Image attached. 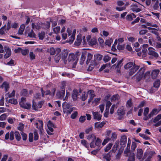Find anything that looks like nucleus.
<instances>
[{
	"label": "nucleus",
	"instance_id": "nucleus-1",
	"mask_svg": "<svg viewBox=\"0 0 161 161\" xmlns=\"http://www.w3.org/2000/svg\"><path fill=\"white\" fill-rule=\"evenodd\" d=\"M145 69L144 67L141 68L139 72L136 74V78L138 81H140L142 78L146 79L149 77L150 75V72L149 71L146 72L145 74Z\"/></svg>",
	"mask_w": 161,
	"mask_h": 161
},
{
	"label": "nucleus",
	"instance_id": "nucleus-2",
	"mask_svg": "<svg viewBox=\"0 0 161 161\" xmlns=\"http://www.w3.org/2000/svg\"><path fill=\"white\" fill-rule=\"evenodd\" d=\"M86 63L89 64L88 69L91 71L94 68L95 62L93 60V55L90 53H88L86 57Z\"/></svg>",
	"mask_w": 161,
	"mask_h": 161
},
{
	"label": "nucleus",
	"instance_id": "nucleus-3",
	"mask_svg": "<svg viewBox=\"0 0 161 161\" xmlns=\"http://www.w3.org/2000/svg\"><path fill=\"white\" fill-rule=\"evenodd\" d=\"M69 103L64 102L63 104V112L67 114H70L74 110V108L71 107Z\"/></svg>",
	"mask_w": 161,
	"mask_h": 161
},
{
	"label": "nucleus",
	"instance_id": "nucleus-4",
	"mask_svg": "<svg viewBox=\"0 0 161 161\" xmlns=\"http://www.w3.org/2000/svg\"><path fill=\"white\" fill-rule=\"evenodd\" d=\"M67 31L69 36L71 35V36L69 37V39L67 40V42H69L70 43H72L75 39L76 30L75 29H74L72 31V33H71V30L69 28H68Z\"/></svg>",
	"mask_w": 161,
	"mask_h": 161
},
{
	"label": "nucleus",
	"instance_id": "nucleus-5",
	"mask_svg": "<svg viewBox=\"0 0 161 161\" xmlns=\"http://www.w3.org/2000/svg\"><path fill=\"white\" fill-rule=\"evenodd\" d=\"M25 98L22 97L20 100L19 101V104L21 107L26 109H30L31 106V105L29 103H25Z\"/></svg>",
	"mask_w": 161,
	"mask_h": 161
},
{
	"label": "nucleus",
	"instance_id": "nucleus-6",
	"mask_svg": "<svg viewBox=\"0 0 161 161\" xmlns=\"http://www.w3.org/2000/svg\"><path fill=\"white\" fill-rule=\"evenodd\" d=\"M68 61L70 64H73L74 65H76L77 62V59L73 53L69 54Z\"/></svg>",
	"mask_w": 161,
	"mask_h": 161
},
{
	"label": "nucleus",
	"instance_id": "nucleus-7",
	"mask_svg": "<svg viewBox=\"0 0 161 161\" xmlns=\"http://www.w3.org/2000/svg\"><path fill=\"white\" fill-rule=\"evenodd\" d=\"M141 6L139 3L133 4L130 6V9L133 12H138L141 10Z\"/></svg>",
	"mask_w": 161,
	"mask_h": 161
},
{
	"label": "nucleus",
	"instance_id": "nucleus-8",
	"mask_svg": "<svg viewBox=\"0 0 161 161\" xmlns=\"http://www.w3.org/2000/svg\"><path fill=\"white\" fill-rule=\"evenodd\" d=\"M55 89H53L52 90L51 92H50L49 91H47L45 92L43 90L42 88L41 89V92L42 93V97H44L45 96V95H49L51 97H53L54 95L55 92Z\"/></svg>",
	"mask_w": 161,
	"mask_h": 161
},
{
	"label": "nucleus",
	"instance_id": "nucleus-9",
	"mask_svg": "<svg viewBox=\"0 0 161 161\" xmlns=\"http://www.w3.org/2000/svg\"><path fill=\"white\" fill-rule=\"evenodd\" d=\"M44 103L43 101H40L38 102L37 104L36 103H33L32 104L33 109L35 110H38L41 108Z\"/></svg>",
	"mask_w": 161,
	"mask_h": 161
},
{
	"label": "nucleus",
	"instance_id": "nucleus-10",
	"mask_svg": "<svg viewBox=\"0 0 161 161\" xmlns=\"http://www.w3.org/2000/svg\"><path fill=\"white\" fill-rule=\"evenodd\" d=\"M140 66L134 64L133 67L130 70L129 75H133L139 68Z\"/></svg>",
	"mask_w": 161,
	"mask_h": 161
},
{
	"label": "nucleus",
	"instance_id": "nucleus-11",
	"mask_svg": "<svg viewBox=\"0 0 161 161\" xmlns=\"http://www.w3.org/2000/svg\"><path fill=\"white\" fill-rule=\"evenodd\" d=\"M35 125L36 127L39 129L41 132H42L43 130V122L41 120H38L35 123Z\"/></svg>",
	"mask_w": 161,
	"mask_h": 161
},
{
	"label": "nucleus",
	"instance_id": "nucleus-12",
	"mask_svg": "<svg viewBox=\"0 0 161 161\" xmlns=\"http://www.w3.org/2000/svg\"><path fill=\"white\" fill-rule=\"evenodd\" d=\"M65 94V89L64 88H60L56 94L58 97L59 98H62Z\"/></svg>",
	"mask_w": 161,
	"mask_h": 161
},
{
	"label": "nucleus",
	"instance_id": "nucleus-13",
	"mask_svg": "<svg viewBox=\"0 0 161 161\" xmlns=\"http://www.w3.org/2000/svg\"><path fill=\"white\" fill-rule=\"evenodd\" d=\"M147 29L150 30V32L153 33L156 35H159L161 34V30H159L155 29L153 28L147 27Z\"/></svg>",
	"mask_w": 161,
	"mask_h": 161
},
{
	"label": "nucleus",
	"instance_id": "nucleus-14",
	"mask_svg": "<svg viewBox=\"0 0 161 161\" xmlns=\"http://www.w3.org/2000/svg\"><path fill=\"white\" fill-rule=\"evenodd\" d=\"M148 53L149 55H152L153 57L157 58L158 57V54L154 51V49L152 47H149L148 49Z\"/></svg>",
	"mask_w": 161,
	"mask_h": 161
},
{
	"label": "nucleus",
	"instance_id": "nucleus-15",
	"mask_svg": "<svg viewBox=\"0 0 161 161\" xmlns=\"http://www.w3.org/2000/svg\"><path fill=\"white\" fill-rule=\"evenodd\" d=\"M92 114L94 119L100 120L101 119L102 115L97 112H93Z\"/></svg>",
	"mask_w": 161,
	"mask_h": 161
},
{
	"label": "nucleus",
	"instance_id": "nucleus-16",
	"mask_svg": "<svg viewBox=\"0 0 161 161\" xmlns=\"http://www.w3.org/2000/svg\"><path fill=\"white\" fill-rule=\"evenodd\" d=\"M80 93L76 90H74L73 91L72 95V98L74 101H76L77 100Z\"/></svg>",
	"mask_w": 161,
	"mask_h": 161
},
{
	"label": "nucleus",
	"instance_id": "nucleus-17",
	"mask_svg": "<svg viewBox=\"0 0 161 161\" xmlns=\"http://www.w3.org/2000/svg\"><path fill=\"white\" fill-rule=\"evenodd\" d=\"M127 139V137L125 135H123L121 136L120 140V144L122 146H124L126 144Z\"/></svg>",
	"mask_w": 161,
	"mask_h": 161
},
{
	"label": "nucleus",
	"instance_id": "nucleus-18",
	"mask_svg": "<svg viewBox=\"0 0 161 161\" xmlns=\"http://www.w3.org/2000/svg\"><path fill=\"white\" fill-rule=\"evenodd\" d=\"M87 94L90 97V99L88 100V102L89 103L95 97V95L94 93V91L92 90H89L87 92Z\"/></svg>",
	"mask_w": 161,
	"mask_h": 161
},
{
	"label": "nucleus",
	"instance_id": "nucleus-19",
	"mask_svg": "<svg viewBox=\"0 0 161 161\" xmlns=\"http://www.w3.org/2000/svg\"><path fill=\"white\" fill-rule=\"evenodd\" d=\"M47 126L48 129L50 132H53V128H55V126L52 122L49 120L47 124Z\"/></svg>",
	"mask_w": 161,
	"mask_h": 161
},
{
	"label": "nucleus",
	"instance_id": "nucleus-20",
	"mask_svg": "<svg viewBox=\"0 0 161 161\" xmlns=\"http://www.w3.org/2000/svg\"><path fill=\"white\" fill-rule=\"evenodd\" d=\"M5 50L6 51V53L4 55V58L6 59L8 58L11 55V49L8 47H6L5 48Z\"/></svg>",
	"mask_w": 161,
	"mask_h": 161
},
{
	"label": "nucleus",
	"instance_id": "nucleus-21",
	"mask_svg": "<svg viewBox=\"0 0 161 161\" xmlns=\"http://www.w3.org/2000/svg\"><path fill=\"white\" fill-rule=\"evenodd\" d=\"M118 114L120 117L118 118L119 120L121 119V116L125 114V112L123 108H119L118 110Z\"/></svg>",
	"mask_w": 161,
	"mask_h": 161
},
{
	"label": "nucleus",
	"instance_id": "nucleus-22",
	"mask_svg": "<svg viewBox=\"0 0 161 161\" xmlns=\"http://www.w3.org/2000/svg\"><path fill=\"white\" fill-rule=\"evenodd\" d=\"M149 43L151 45L156 46L157 48L161 47V43L154 42L153 41L151 40V38L149 39Z\"/></svg>",
	"mask_w": 161,
	"mask_h": 161
},
{
	"label": "nucleus",
	"instance_id": "nucleus-23",
	"mask_svg": "<svg viewBox=\"0 0 161 161\" xmlns=\"http://www.w3.org/2000/svg\"><path fill=\"white\" fill-rule=\"evenodd\" d=\"M60 51L61 49L59 48H57L56 49V50H55L54 48L53 47H51L50 48L49 50L50 54L52 55H54L56 52L57 53H59L60 52Z\"/></svg>",
	"mask_w": 161,
	"mask_h": 161
},
{
	"label": "nucleus",
	"instance_id": "nucleus-24",
	"mask_svg": "<svg viewBox=\"0 0 161 161\" xmlns=\"http://www.w3.org/2000/svg\"><path fill=\"white\" fill-rule=\"evenodd\" d=\"M143 152L141 149H138L137 150L136 157L139 159H141L143 156Z\"/></svg>",
	"mask_w": 161,
	"mask_h": 161
},
{
	"label": "nucleus",
	"instance_id": "nucleus-25",
	"mask_svg": "<svg viewBox=\"0 0 161 161\" xmlns=\"http://www.w3.org/2000/svg\"><path fill=\"white\" fill-rule=\"evenodd\" d=\"M122 62V60H120L119 61H118L117 65L116 64H114L113 66V68H118V72H119V71H120V67L122 66L121 63Z\"/></svg>",
	"mask_w": 161,
	"mask_h": 161
},
{
	"label": "nucleus",
	"instance_id": "nucleus-26",
	"mask_svg": "<svg viewBox=\"0 0 161 161\" xmlns=\"http://www.w3.org/2000/svg\"><path fill=\"white\" fill-rule=\"evenodd\" d=\"M159 72V70L158 69L153 70L151 73L152 78L153 79L156 78L158 75Z\"/></svg>",
	"mask_w": 161,
	"mask_h": 161
},
{
	"label": "nucleus",
	"instance_id": "nucleus-27",
	"mask_svg": "<svg viewBox=\"0 0 161 161\" xmlns=\"http://www.w3.org/2000/svg\"><path fill=\"white\" fill-rule=\"evenodd\" d=\"M68 54V51L67 50H64L61 54V58L62 59L64 60L66 58Z\"/></svg>",
	"mask_w": 161,
	"mask_h": 161
},
{
	"label": "nucleus",
	"instance_id": "nucleus-28",
	"mask_svg": "<svg viewBox=\"0 0 161 161\" xmlns=\"http://www.w3.org/2000/svg\"><path fill=\"white\" fill-rule=\"evenodd\" d=\"M105 124V122H103L101 123L96 122L95 124V127L97 129H100L103 127Z\"/></svg>",
	"mask_w": 161,
	"mask_h": 161
},
{
	"label": "nucleus",
	"instance_id": "nucleus-29",
	"mask_svg": "<svg viewBox=\"0 0 161 161\" xmlns=\"http://www.w3.org/2000/svg\"><path fill=\"white\" fill-rule=\"evenodd\" d=\"M159 110L156 109H154L153 110L150 114H149V118H151L153 115L157 114L159 112Z\"/></svg>",
	"mask_w": 161,
	"mask_h": 161
},
{
	"label": "nucleus",
	"instance_id": "nucleus-30",
	"mask_svg": "<svg viewBox=\"0 0 161 161\" xmlns=\"http://www.w3.org/2000/svg\"><path fill=\"white\" fill-rule=\"evenodd\" d=\"M111 154L110 153L104 155L103 158L104 161H109L111 159Z\"/></svg>",
	"mask_w": 161,
	"mask_h": 161
},
{
	"label": "nucleus",
	"instance_id": "nucleus-31",
	"mask_svg": "<svg viewBox=\"0 0 161 161\" xmlns=\"http://www.w3.org/2000/svg\"><path fill=\"white\" fill-rule=\"evenodd\" d=\"M136 17V15L133 13L128 15L126 16L127 19L129 21L132 20L133 19Z\"/></svg>",
	"mask_w": 161,
	"mask_h": 161
},
{
	"label": "nucleus",
	"instance_id": "nucleus-32",
	"mask_svg": "<svg viewBox=\"0 0 161 161\" xmlns=\"http://www.w3.org/2000/svg\"><path fill=\"white\" fill-rule=\"evenodd\" d=\"M32 27L34 29L38 30L40 29L41 26L40 25V24L38 23H37L36 24L32 23Z\"/></svg>",
	"mask_w": 161,
	"mask_h": 161
},
{
	"label": "nucleus",
	"instance_id": "nucleus-33",
	"mask_svg": "<svg viewBox=\"0 0 161 161\" xmlns=\"http://www.w3.org/2000/svg\"><path fill=\"white\" fill-rule=\"evenodd\" d=\"M82 41L81 38L80 36H77L76 40L75 42V45L78 46L81 44Z\"/></svg>",
	"mask_w": 161,
	"mask_h": 161
},
{
	"label": "nucleus",
	"instance_id": "nucleus-34",
	"mask_svg": "<svg viewBox=\"0 0 161 161\" xmlns=\"http://www.w3.org/2000/svg\"><path fill=\"white\" fill-rule=\"evenodd\" d=\"M25 28V25L24 24H22L20 25L18 31V33L19 34H23Z\"/></svg>",
	"mask_w": 161,
	"mask_h": 161
},
{
	"label": "nucleus",
	"instance_id": "nucleus-35",
	"mask_svg": "<svg viewBox=\"0 0 161 161\" xmlns=\"http://www.w3.org/2000/svg\"><path fill=\"white\" fill-rule=\"evenodd\" d=\"M134 64L132 62H129L127 63L124 66V68L126 69H127L133 66Z\"/></svg>",
	"mask_w": 161,
	"mask_h": 161
},
{
	"label": "nucleus",
	"instance_id": "nucleus-36",
	"mask_svg": "<svg viewBox=\"0 0 161 161\" xmlns=\"http://www.w3.org/2000/svg\"><path fill=\"white\" fill-rule=\"evenodd\" d=\"M87 139L90 141H94L96 139V137L93 134L89 135L87 137Z\"/></svg>",
	"mask_w": 161,
	"mask_h": 161
},
{
	"label": "nucleus",
	"instance_id": "nucleus-37",
	"mask_svg": "<svg viewBox=\"0 0 161 161\" xmlns=\"http://www.w3.org/2000/svg\"><path fill=\"white\" fill-rule=\"evenodd\" d=\"M160 85V81L159 80H156L153 83V87L155 88H158Z\"/></svg>",
	"mask_w": 161,
	"mask_h": 161
},
{
	"label": "nucleus",
	"instance_id": "nucleus-38",
	"mask_svg": "<svg viewBox=\"0 0 161 161\" xmlns=\"http://www.w3.org/2000/svg\"><path fill=\"white\" fill-rule=\"evenodd\" d=\"M1 87L2 88H4L6 92H7L8 89L9 88V84L8 83L6 82H4L2 84Z\"/></svg>",
	"mask_w": 161,
	"mask_h": 161
},
{
	"label": "nucleus",
	"instance_id": "nucleus-39",
	"mask_svg": "<svg viewBox=\"0 0 161 161\" xmlns=\"http://www.w3.org/2000/svg\"><path fill=\"white\" fill-rule=\"evenodd\" d=\"M6 27V25H5L0 29V34L3 35L7 32Z\"/></svg>",
	"mask_w": 161,
	"mask_h": 161
},
{
	"label": "nucleus",
	"instance_id": "nucleus-40",
	"mask_svg": "<svg viewBox=\"0 0 161 161\" xmlns=\"http://www.w3.org/2000/svg\"><path fill=\"white\" fill-rule=\"evenodd\" d=\"M119 142H116L115 144L113 146V147L112 151L114 152V153L117 150L118 147H119Z\"/></svg>",
	"mask_w": 161,
	"mask_h": 161
},
{
	"label": "nucleus",
	"instance_id": "nucleus-41",
	"mask_svg": "<svg viewBox=\"0 0 161 161\" xmlns=\"http://www.w3.org/2000/svg\"><path fill=\"white\" fill-rule=\"evenodd\" d=\"M15 136L16 139L18 141H19L21 139V136L19 133L17 131L15 132Z\"/></svg>",
	"mask_w": 161,
	"mask_h": 161
},
{
	"label": "nucleus",
	"instance_id": "nucleus-42",
	"mask_svg": "<svg viewBox=\"0 0 161 161\" xmlns=\"http://www.w3.org/2000/svg\"><path fill=\"white\" fill-rule=\"evenodd\" d=\"M24 127V125L22 123H19L18 127V129L20 131H23Z\"/></svg>",
	"mask_w": 161,
	"mask_h": 161
},
{
	"label": "nucleus",
	"instance_id": "nucleus-43",
	"mask_svg": "<svg viewBox=\"0 0 161 161\" xmlns=\"http://www.w3.org/2000/svg\"><path fill=\"white\" fill-rule=\"evenodd\" d=\"M81 143L86 148H88L89 147L88 143L85 140H82L81 141Z\"/></svg>",
	"mask_w": 161,
	"mask_h": 161
},
{
	"label": "nucleus",
	"instance_id": "nucleus-44",
	"mask_svg": "<svg viewBox=\"0 0 161 161\" xmlns=\"http://www.w3.org/2000/svg\"><path fill=\"white\" fill-rule=\"evenodd\" d=\"M61 58L60 55L59 54V53H57V54L55 56V60L56 63H58L59 62V60Z\"/></svg>",
	"mask_w": 161,
	"mask_h": 161
},
{
	"label": "nucleus",
	"instance_id": "nucleus-45",
	"mask_svg": "<svg viewBox=\"0 0 161 161\" xmlns=\"http://www.w3.org/2000/svg\"><path fill=\"white\" fill-rule=\"evenodd\" d=\"M117 134L115 132H113L111 134V136L110 139V140L114 141V140L117 138Z\"/></svg>",
	"mask_w": 161,
	"mask_h": 161
},
{
	"label": "nucleus",
	"instance_id": "nucleus-46",
	"mask_svg": "<svg viewBox=\"0 0 161 161\" xmlns=\"http://www.w3.org/2000/svg\"><path fill=\"white\" fill-rule=\"evenodd\" d=\"M88 96L87 93H86L85 92H83L82 93V96H81V99L82 100L84 101L85 100Z\"/></svg>",
	"mask_w": 161,
	"mask_h": 161
},
{
	"label": "nucleus",
	"instance_id": "nucleus-47",
	"mask_svg": "<svg viewBox=\"0 0 161 161\" xmlns=\"http://www.w3.org/2000/svg\"><path fill=\"white\" fill-rule=\"evenodd\" d=\"M86 57L84 54H82L80 60V63L81 64H83L84 61L85 60Z\"/></svg>",
	"mask_w": 161,
	"mask_h": 161
},
{
	"label": "nucleus",
	"instance_id": "nucleus-48",
	"mask_svg": "<svg viewBox=\"0 0 161 161\" xmlns=\"http://www.w3.org/2000/svg\"><path fill=\"white\" fill-rule=\"evenodd\" d=\"M113 40L111 39H109L105 41V44L106 45L110 46L111 44L113 42Z\"/></svg>",
	"mask_w": 161,
	"mask_h": 161
},
{
	"label": "nucleus",
	"instance_id": "nucleus-49",
	"mask_svg": "<svg viewBox=\"0 0 161 161\" xmlns=\"http://www.w3.org/2000/svg\"><path fill=\"white\" fill-rule=\"evenodd\" d=\"M113 144L112 143H109L107 146L106 148H105V151L106 152H108L109 151L111 148Z\"/></svg>",
	"mask_w": 161,
	"mask_h": 161
},
{
	"label": "nucleus",
	"instance_id": "nucleus-50",
	"mask_svg": "<svg viewBox=\"0 0 161 161\" xmlns=\"http://www.w3.org/2000/svg\"><path fill=\"white\" fill-rule=\"evenodd\" d=\"M126 106L127 107L130 108L132 107V100L131 99H130L127 101L126 103Z\"/></svg>",
	"mask_w": 161,
	"mask_h": 161
},
{
	"label": "nucleus",
	"instance_id": "nucleus-51",
	"mask_svg": "<svg viewBox=\"0 0 161 161\" xmlns=\"http://www.w3.org/2000/svg\"><path fill=\"white\" fill-rule=\"evenodd\" d=\"M102 141L101 139L99 138H97L95 142V145L96 146H100V145L101 144Z\"/></svg>",
	"mask_w": 161,
	"mask_h": 161
},
{
	"label": "nucleus",
	"instance_id": "nucleus-52",
	"mask_svg": "<svg viewBox=\"0 0 161 161\" xmlns=\"http://www.w3.org/2000/svg\"><path fill=\"white\" fill-rule=\"evenodd\" d=\"M88 42L90 45H93L96 44V40L95 38L92 39Z\"/></svg>",
	"mask_w": 161,
	"mask_h": 161
},
{
	"label": "nucleus",
	"instance_id": "nucleus-53",
	"mask_svg": "<svg viewBox=\"0 0 161 161\" xmlns=\"http://www.w3.org/2000/svg\"><path fill=\"white\" fill-rule=\"evenodd\" d=\"M119 98V96L118 95H114L111 97V100L112 101H115L118 100Z\"/></svg>",
	"mask_w": 161,
	"mask_h": 161
},
{
	"label": "nucleus",
	"instance_id": "nucleus-54",
	"mask_svg": "<svg viewBox=\"0 0 161 161\" xmlns=\"http://www.w3.org/2000/svg\"><path fill=\"white\" fill-rule=\"evenodd\" d=\"M148 46L147 44H144L143 45V48L142 49V53H147V47Z\"/></svg>",
	"mask_w": 161,
	"mask_h": 161
},
{
	"label": "nucleus",
	"instance_id": "nucleus-55",
	"mask_svg": "<svg viewBox=\"0 0 161 161\" xmlns=\"http://www.w3.org/2000/svg\"><path fill=\"white\" fill-rule=\"evenodd\" d=\"M9 102L12 104H16L18 103L17 100L14 98H12L9 99Z\"/></svg>",
	"mask_w": 161,
	"mask_h": 161
},
{
	"label": "nucleus",
	"instance_id": "nucleus-56",
	"mask_svg": "<svg viewBox=\"0 0 161 161\" xmlns=\"http://www.w3.org/2000/svg\"><path fill=\"white\" fill-rule=\"evenodd\" d=\"M130 147L128 146H127L126 148L125 149L124 153L126 156H128V154L130 152Z\"/></svg>",
	"mask_w": 161,
	"mask_h": 161
},
{
	"label": "nucleus",
	"instance_id": "nucleus-57",
	"mask_svg": "<svg viewBox=\"0 0 161 161\" xmlns=\"http://www.w3.org/2000/svg\"><path fill=\"white\" fill-rule=\"evenodd\" d=\"M139 135L141 137H142L143 139H144L145 140H149L150 139V137L149 136H147L145 134H144L140 133V134H139Z\"/></svg>",
	"mask_w": 161,
	"mask_h": 161
},
{
	"label": "nucleus",
	"instance_id": "nucleus-58",
	"mask_svg": "<svg viewBox=\"0 0 161 161\" xmlns=\"http://www.w3.org/2000/svg\"><path fill=\"white\" fill-rule=\"evenodd\" d=\"M161 119V114L158 115L154 119L153 122L156 123Z\"/></svg>",
	"mask_w": 161,
	"mask_h": 161
},
{
	"label": "nucleus",
	"instance_id": "nucleus-59",
	"mask_svg": "<svg viewBox=\"0 0 161 161\" xmlns=\"http://www.w3.org/2000/svg\"><path fill=\"white\" fill-rule=\"evenodd\" d=\"M53 30L55 33L57 34L60 32V27L58 26H57L55 28H53Z\"/></svg>",
	"mask_w": 161,
	"mask_h": 161
},
{
	"label": "nucleus",
	"instance_id": "nucleus-60",
	"mask_svg": "<svg viewBox=\"0 0 161 161\" xmlns=\"http://www.w3.org/2000/svg\"><path fill=\"white\" fill-rule=\"evenodd\" d=\"M21 135L22 137L23 140L24 141H25L27 139V135L26 134L22 131L21 133Z\"/></svg>",
	"mask_w": 161,
	"mask_h": 161
},
{
	"label": "nucleus",
	"instance_id": "nucleus-61",
	"mask_svg": "<svg viewBox=\"0 0 161 161\" xmlns=\"http://www.w3.org/2000/svg\"><path fill=\"white\" fill-rule=\"evenodd\" d=\"M131 156L129 158L128 161H134V154L133 153H130Z\"/></svg>",
	"mask_w": 161,
	"mask_h": 161
},
{
	"label": "nucleus",
	"instance_id": "nucleus-62",
	"mask_svg": "<svg viewBox=\"0 0 161 161\" xmlns=\"http://www.w3.org/2000/svg\"><path fill=\"white\" fill-rule=\"evenodd\" d=\"M86 119V117L85 116H81L79 118V121L80 122L83 123L84 122Z\"/></svg>",
	"mask_w": 161,
	"mask_h": 161
},
{
	"label": "nucleus",
	"instance_id": "nucleus-63",
	"mask_svg": "<svg viewBox=\"0 0 161 161\" xmlns=\"http://www.w3.org/2000/svg\"><path fill=\"white\" fill-rule=\"evenodd\" d=\"M28 36L30 37H35L36 35L33 31L32 30L31 31L28 33Z\"/></svg>",
	"mask_w": 161,
	"mask_h": 161
},
{
	"label": "nucleus",
	"instance_id": "nucleus-64",
	"mask_svg": "<svg viewBox=\"0 0 161 161\" xmlns=\"http://www.w3.org/2000/svg\"><path fill=\"white\" fill-rule=\"evenodd\" d=\"M7 114H3L0 116V120H4L6 118Z\"/></svg>",
	"mask_w": 161,
	"mask_h": 161
}]
</instances>
